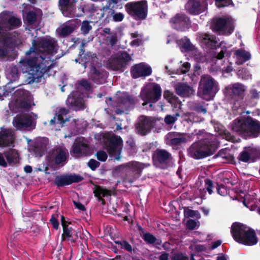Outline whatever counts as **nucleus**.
Returning a JSON list of instances; mask_svg holds the SVG:
<instances>
[{
  "mask_svg": "<svg viewBox=\"0 0 260 260\" xmlns=\"http://www.w3.org/2000/svg\"><path fill=\"white\" fill-rule=\"evenodd\" d=\"M177 44L182 52H187L193 57L198 62H203L207 60L205 56L201 55L197 48L193 45L189 40L184 37L177 41Z\"/></svg>",
  "mask_w": 260,
  "mask_h": 260,
  "instance_id": "12",
  "label": "nucleus"
},
{
  "mask_svg": "<svg viewBox=\"0 0 260 260\" xmlns=\"http://www.w3.org/2000/svg\"><path fill=\"white\" fill-rule=\"evenodd\" d=\"M211 137L210 140L213 141V143L209 144V142L207 140L194 143L188 149L189 155L197 159L212 155L217 147L218 142L215 136Z\"/></svg>",
  "mask_w": 260,
  "mask_h": 260,
  "instance_id": "6",
  "label": "nucleus"
},
{
  "mask_svg": "<svg viewBox=\"0 0 260 260\" xmlns=\"http://www.w3.org/2000/svg\"><path fill=\"white\" fill-rule=\"evenodd\" d=\"M85 95L82 93V94L79 93V91L73 92L69 96L67 102L68 104L71 105L74 107L76 110L82 109L84 107V102L83 98Z\"/></svg>",
  "mask_w": 260,
  "mask_h": 260,
  "instance_id": "22",
  "label": "nucleus"
},
{
  "mask_svg": "<svg viewBox=\"0 0 260 260\" xmlns=\"http://www.w3.org/2000/svg\"><path fill=\"white\" fill-rule=\"evenodd\" d=\"M9 95V92L6 90L5 87H0V100H3Z\"/></svg>",
  "mask_w": 260,
  "mask_h": 260,
  "instance_id": "62",
  "label": "nucleus"
},
{
  "mask_svg": "<svg viewBox=\"0 0 260 260\" xmlns=\"http://www.w3.org/2000/svg\"><path fill=\"white\" fill-rule=\"evenodd\" d=\"M70 184L74 182H78L81 181L83 178L80 175L77 174H73L68 175Z\"/></svg>",
  "mask_w": 260,
  "mask_h": 260,
  "instance_id": "56",
  "label": "nucleus"
},
{
  "mask_svg": "<svg viewBox=\"0 0 260 260\" xmlns=\"http://www.w3.org/2000/svg\"><path fill=\"white\" fill-rule=\"evenodd\" d=\"M107 149L111 157L119 160L121 156L122 141L120 137L108 136L106 138Z\"/></svg>",
  "mask_w": 260,
  "mask_h": 260,
  "instance_id": "11",
  "label": "nucleus"
},
{
  "mask_svg": "<svg viewBox=\"0 0 260 260\" xmlns=\"http://www.w3.org/2000/svg\"><path fill=\"white\" fill-rule=\"evenodd\" d=\"M94 193L95 196L98 197L99 199H101L103 197H109L111 194L110 190L99 186H97L95 187Z\"/></svg>",
  "mask_w": 260,
  "mask_h": 260,
  "instance_id": "40",
  "label": "nucleus"
},
{
  "mask_svg": "<svg viewBox=\"0 0 260 260\" xmlns=\"http://www.w3.org/2000/svg\"><path fill=\"white\" fill-rule=\"evenodd\" d=\"M107 39L111 45H115L117 41V36L115 33L111 34L110 36L107 37Z\"/></svg>",
  "mask_w": 260,
  "mask_h": 260,
  "instance_id": "59",
  "label": "nucleus"
},
{
  "mask_svg": "<svg viewBox=\"0 0 260 260\" xmlns=\"http://www.w3.org/2000/svg\"><path fill=\"white\" fill-rule=\"evenodd\" d=\"M76 2V0H59V8L64 16L67 17L75 16L73 11V5Z\"/></svg>",
  "mask_w": 260,
  "mask_h": 260,
  "instance_id": "25",
  "label": "nucleus"
},
{
  "mask_svg": "<svg viewBox=\"0 0 260 260\" xmlns=\"http://www.w3.org/2000/svg\"><path fill=\"white\" fill-rule=\"evenodd\" d=\"M58 48L54 38H35L25 59L19 62V68L29 80V83L42 77L52 67L53 61L63 55L62 53L57 54Z\"/></svg>",
  "mask_w": 260,
  "mask_h": 260,
  "instance_id": "1",
  "label": "nucleus"
},
{
  "mask_svg": "<svg viewBox=\"0 0 260 260\" xmlns=\"http://www.w3.org/2000/svg\"><path fill=\"white\" fill-rule=\"evenodd\" d=\"M195 136L194 135H190L189 134H180L177 137L173 139L172 142L174 144L186 142L193 140Z\"/></svg>",
  "mask_w": 260,
  "mask_h": 260,
  "instance_id": "36",
  "label": "nucleus"
},
{
  "mask_svg": "<svg viewBox=\"0 0 260 260\" xmlns=\"http://www.w3.org/2000/svg\"><path fill=\"white\" fill-rule=\"evenodd\" d=\"M88 149L86 140L84 138L79 137L76 139L72 148L73 152L75 154L77 155L85 154Z\"/></svg>",
  "mask_w": 260,
  "mask_h": 260,
  "instance_id": "26",
  "label": "nucleus"
},
{
  "mask_svg": "<svg viewBox=\"0 0 260 260\" xmlns=\"http://www.w3.org/2000/svg\"><path fill=\"white\" fill-rule=\"evenodd\" d=\"M217 91L216 83L210 76L201 77L198 91V95L207 101L211 100Z\"/></svg>",
  "mask_w": 260,
  "mask_h": 260,
  "instance_id": "9",
  "label": "nucleus"
},
{
  "mask_svg": "<svg viewBox=\"0 0 260 260\" xmlns=\"http://www.w3.org/2000/svg\"><path fill=\"white\" fill-rule=\"evenodd\" d=\"M184 214L186 217H195L198 219L200 218V215L197 211L192 210L187 208L184 209Z\"/></svg>",
  "mask_w": 260,
  "mask_h": 260,
  "instance_id": "50",
  "label": "nucleus"
},
{
  "mask_svg": "<svg viewBox=\"0 0 260 260\" xmlns=\"http://www.w3.org/2000/svg\"><path fill=\"white\" fill-rule=\"evenodd\" d=\"M232 129L245 138L256 137L260 134V123L250 117H240L234 120Z\"/></svg>",
  "mask_w": 260,
  "mask_h": 260,
  "instance_id": "3",
  "label": "nucleus"
},
{
  "mask_svg": "<svg viewBox=\"0 0 260 260\" xmlns=\"http://www.w3.org/2000/svg\"><path fill=\"white\" fill-rule=\"evenodd\" d=\"M232 3V0H215L217 7L221 8L229 6Z\"/></svg>",
  "mask_w": 260,
  "mask_h": 260,
  "instance_id": "57",
  "label": "nucleus"
},
{
  "mask_svg": "<svg viewBox=\"0 0 260 260\" xmlns=\"http://www.w3.org/2000/svg\"><path fill=\"white\" fill-rule=\"evenodd\" d=\"M37 118V115L32 113L18 115L14 117L13 124L17 129H32L35 127V121Z\"/></svg>",
  "mask_w": 260,
  "mask_h": 260,
  "instance_id": "10",
  "label": "nucleus"
},
{
  "mask_svg": "<svg viewBox=\"0 0 260 260\" xmlns=\"http://www.w3.org/2000/svg\"><path fill=\"white\" fill-rule=\"evenodd\" d=\"M7 159L5 156V152L4 153H0V166L3 167H7L8 163L6 161Z\"/></svg>",
  "mask_w": 260,
  "mask_h": 260,
  "instance_id": "60",
  "label": "nucleus"
},
{
  "mask_svg": "<svg viewBox=\"0 0 260 260\" xmlns=\"http://www.w3.org/2000/svg\"><path fill=\"white\" fill-rule=\"evenodd\" d=\"M215 131L217 132L219 135L222 136L223 138H225L228 141H232L233 138L231 135L224 131V127L220 123H216L214 125Z\"/></svg>",
  "mask_w": 260,
  "mask_h": 260,
  "instance_id": "39",
  "label": "nucleus"
},
{
  "mask_svg": "<svg viewBox=\"0 0 260 260\" xmlns=\"http://www.w3.org/2000/svg\"><path fill=\"white\" fill-rule=\"evenodd\" d=\"M152 73L151 67L145 63L141 62L136 64L131 69V74L134 78L150 76Z\"/></svg>",
  "mask_w": 260,
  "mask_h": 260,
  "instance_id": "21",
  "label": "nucleus"
},
{
  "mask_svg": "<svg viewBox=\"0 0 260 260\" xmlns=\"http://www.w3.org/2000/svg\"><path fill=\"white\" fill-rule=\"evenodd\" d=\"M207 5L206 0H189L185 5V9L189 14L198 15L205 11Z\"/></svg>",
  "mask_w": 260,
  "mask_h": 260,
  "instance_id": "19",
  "label": "nucleus"
},
{
  "mask_svg": "<svg viewBox=\"0 0 260 260\" xmlns=\"http://www.w3.org/2000/svg\"><path fill=\"white\" fill-rule=\"evenodd\" d=\"M97 158L101 161H105L107 158V155L104 151H99L96 154Z\"/></svg>",
  "mask_w": 260,
  "mask_h": 260,
  "instance_id": "61",
  "label": "nucleus"
},
{
  "mask_svg": "<svg viewBox=\"0 0 260 260\" xmlns=\"http://www.w3.org/2000/svg\"><path fill=\"white\" fill-rule=\"evenodd\" d=\"M118 99L117 101V106L121 108L122 111L119 109H117L116 112L117 114H121L123 112L124 110H127L134 104V101L126 93H122L120 94H117Z\"/></svg>",
  "mask_w": 260,
  "mask_h": 260,
  "instance_id": "23",
  "label": "nucleus"
},
{
  "mask_svg": "<svg viewBox=\"0 0 260 260\" xmlns=\"http://www.w3.org/2000/svg\"><path fill=\"white\" fill-rule=\"evenodd\" d=\"M33 98L29 92L24 89L17 90L13 95V99L9 104V107L12 111L17 108H28L34 106Z\"/></svg>",
  "mask_w": 260,
  "mask_h": 260,
  "instance_id": "7",
  "label": "nucleus"
},
{
  "mask_svg": "<svg viewBox=\"0 0 260 260\" xmlns=\"http://www.w3.org/2000/svg\"><path fill=\"white\" fill-rule=\"evenodd\" d=\"M98 60V58L93 54H85L82 59L84 68H90L89 78L97 84H103L105 82L108 74L100 68Z\"/></svg>",
  "mask_w": 260,
  "mask_h": 260,
  "instance_id": "5",
  "label": "nucleus"
},
{
  "mask_svg": "<svg viewBox=\"0 0 260 260\" xmlns=\"http://www.w3.org/2000/svg\"><path fill=\"white\" fill-rule=\"evenodd\" d=\"M182 117L184 120L190 122H197L199 121L198 118L194 116V114L186 113L183 114Z\"/></svg>",
  "mask_w": 260,
  "mask_h": 260,
  "instance_id": "51",
  "label": "nucleus"
},
{
  "mask_svg": "<svg viewBox=\"0 0 260 260\" xmlns=\"http://www.w3.org/2000/svg\"><path fill=\"white\" fill-rule=\"evenodd\" d=\"M61 223L63 231L62 238L63 240H64L66 238H69L71 236L72 232L71 230L67 227L63 216H61Z\"/></svg>",
  "mask_w": 260,
  "mask_h": 260,
  "instance_id": "46",
  "label": "nucleus"
},
{
  "mask_svg": "<svg viewBox=\"0 0 260 260\" xmlns=\"http://www.w3.org/2000/svg\"><path fill=\"white\" fill-rule=\"evenodd\" d=\"M5 156L7 159L8 167H12L18 164L20 159V154L18 151L15 149H10L5 151Z\"/></svg>",
  "mask_w": 260,
  "mask_h": 260,
  "instance_id": "28",
  "label": "nucleus"
},
{
  "mask_svg": "<svg viewBox=\"0 0 260 260\" xmlns=\"http://www.w3.org/2000/svg\"><path fill=\"white\" fill-rule=\"evenodd\" d=\"M88 166L92 170H95L99 166V162L95 160L91 159L88 162Z\"/></svg>",
  "mask_w": 260,
  "mask_h": 260,
  "instance_id": "63",
  "label": "nucleus"
},
{
  "mask_svg": "<svg viewBox=\"0 0 260 260\" xmlns=\"http://www.w3.org/2000/svg\"><path fill=\"white\" fill-rule=\"evenodd\" d=\"M16 136L14 131L10 128L2 127L0 128V147H14Z\"/></svg>",
  "mask_w": 260,
  "mask_h": 260,
  "instance_id": "18",
  "label": "nucleus"
},
{
  "mask_svg": "<svg viewBox=\"0 0 260 260\" xmlns=\"http://www.w3.org/2000/svg\"><path fill=\"white\" fill-rule=\"evenodd\" d=\"M21 24V20L11 13L0 14V57L11 60L17 55L15 47L22 43L21 37L16 31L10 34L5 30L17 28Z\"/></svg>",
  "mask_w": 260,
  "mask_h": 260,
  "instance_id": "2",
  "label": "nucleus"
},
{
  "mask_svg": "<svg viewBox=\"0 0 260 260\" xmlns=\"http://www.w3.org/2000/svg\"><path fill=\"white\" fill-rule=\"evenodd\" d=\"M247 148L250 154L252 161H254L257 159H260V148L249 147Z\"/></svg>",
  "mask_w": 260,
  "mask_h": 260,
  "instance_id": "42",
  "label": "nucleus"
},
{
  "mask_svg": "<svg viewBox=\"0 0 260 260\" xmlns=\"http://www.w3.org/2000/svg\"><path fill=\"white\" fill-rule=\"evenodd\" d=\"M41 11L40 10L29 12L25 17V19L29 25L33 24L37 20L40 18Z\"/></svg>",
  "mask_w": 260,
  "mask_h": 260,
  "instance_id": "37",
  "label": "nucleus"
},
{
  "mask_svg": "<svg viewBox=\"0 0 260 260\" xmlns=\"http://www.w3.org/2000/svg\"><path fill=\"white\" fill-rule=\"evenodd\" d=\"M161 94V88L158 84L154 83L146 84L141 92V97L144 101L143 106H145L149 104L148 109H150L152 106V104L158 101Z\"/></svg>",
  "mask_w": 260,
  "mask_h": 260,
  "instance_id": "8",
  "label": "nucleus"
},
{
  "mask_svg": "<svg viewBox=\"0 0 260 260\" xmlns=\"http://www.w3.org/2000/svg\"><path fill=\"white\" fill-rule=\"evenodd\" d=\"M92 29V26L87 21H84L81 24V30L84 35H86Z\"/></svg>",
  "mask_w": 260,
  "mask_h": 260,
  "instance_id": "53",
  "label": "nucleus"
},
{
  "mask_svg": "<svg viewBox=\"0 0 260 260\" xmlns=\"http://www.w3.org/2000/svg\"><path fill=\"white\" fill-rule=\"evenodd\" d=\"M234 55L236 59V62L238 64H242L251 57L249 52L242 49L236 51Z\"/></svg>",
  "mask_w": 260,
  "mask_h": 260,
  "instance_id": "32",
  "label": "nucleus"
},
{
  "mask_svg": "<svg viewBox=\"0 0 260 260\" xmlns=\"http://www.w3.org/2000/svg\"><path fill=\"white\" fill-rule=\"evenodd\" d=\"M180 110H181V109ZM181 110H180V112H176L174 116L167 115L165 118V123L168 125L174 123L177 120V118L181 115Z\"/></svg>",
  "mask_w": 260,
  "mask_h": 260,
  "instance_id": "48",
  "label": "nucleus"
},
{
  "mask_svg": "<svg viewBox=\"0 0 260 260\" xmlns=\"http://www.w3.org/2000/svg\"><path fill=\"white\" fill-rule=\"evenodd\" d=\"M239 159L244 162H253L247 148H246L245 150L241 152Z\"/></svg>",
  "mask_w": 260,
  "mask_h": 260,
  "instance_id": "49",
  "label": "nucleus"
},
{
  "mask_svg": "<svg viewBox=\"0 0 260 260\" xmlns=\"http://www.w3.org/2000/svg\"><path fill=\"white\" fill-rule=\"evenodd\" d=\"M180 63L181 64L179 69H177V74H185L187 73L188 71H189L190 68V64L189 62L187 61L182 62V61H181Z\"/></svg>",
  "mask_w": 260,
  "mask_h": 260,
  "instance_id": "45",
  "label": "nucleus"
},
{
  "mask_svg": "<svg viewBox=\"0 0 260 260\" xmlns=\"http://www.w3.org/2000/svg\"><path fill=\"white\" fill-rule=\"evenodd\" d=\"M176 91L178 95L182 97H188L194 93L193 88L186 84H180L176 85Z\"/></svg>",
  "mask_w": 260,
  "mask_h": 260,
  "instance_id": "29",
  "label": "nucleus"
},
{
  "mask_svg": "<svg viewBox=\"0 0 260 260\" xmlns=\"http://www.w3.org/2000/svg\"><path fill=\"white\" fill-rule=\"evenodd\" d=\"M6 77L10 82L16 81L19 77L17 68L16 67H13L11 69V70L7 71Z\"/></svg>",
  "mask_w": 260,
  "mask_h": 260,
  "instance_id": "41",
  "label": "nucleus"
},
{
  "mask_svg": "<svg viewBox=\"0 0 260 260\" xmlns=\"http://www.w3.org/2000/svg\"><path fill=\"white\" fill-rule=\"evenodd\" d=\"M186 226L189 230H193L198 228L200 226L199 221H196L192 219H189L187 221Z\"/></svg>",
  "mask_w": 260,
  "mask_h": 260,
  "instance_id": "55",
  "label": "nucleus"
},
{
  "mask_svg": "<svg viewBox=\"0 0 260 260\" xmlns=\"http://www.w3.org/2000/svg\"><path fill=\"white\" fill-rule=\"evenodd\" d=\"M246 89V88L244 85L238 83L230 85L226 88L228 93H232L235 95H242Z\"/></svg>",
  "mask_w": 260,
  "mask_h": 260,
  "instance_id": "30",
  "label": "nucleus"
},
{
  "mask_svg": "<svg viewBox=\"0 0 260 260\" xmlns=\"http://www.w3.org/2000/svg\"><path fill=\"white\" fill-rule=\"evenodd\" d=\"M68 156V150L62 147H57L51 150L47 156L50 164L59 165L64 163Z\"/></svg>",
  "mask_w": 260,
  "mask_h": 260,
  "instance_id": "16",
  "label": "nucleus"
},
{
  "mask_svg": "<svg viewBox=\"0 0 260 260\" xmlns=\"http://www.w3.org/2000/svg\"><path fill=\"white\" fill-rule=\"evenodd\" d=\"M143 238L146 242L149 244H153L156 242L157 244H160V241L157 240L152 234L146 233L143 236Z\"/></svg>",
  "mask_w": 260,
  "mask_h": 260,
  "instance_id": "47",
  "label": "nucleus"
},
{
  "mask_svg": "<svg viewBox=\"0 0 260 260\" xmlns=\"http://www.w3.org/2000/svg\"><path fill=\"white\" fill-rule=\"evenodd\" d=\"M68 114V111L64 109H60L57 114L53 118V119L50 120V124H53L55 122L57 123L63 124L66 121L68 120V117L67 114Z\"/></svg>",
  "mask_w": 260,
  "mask_h": 260,
  "instance_id": "31",
  "label": "nucleus"
},
{
  "mask_svg": "<svg viewBox=\"0 0 260 260\" xmlns=\"http://www.w3.org/2000/svg\"><path fill=\"white\" fill-rule=\"evenodd\" d=\"M217 190L218 194L222 196H224L228 193V189L223 185H218Z\"/></svg>",
  "mask_w": 260,
  "mask_h": 260,
  "instance_id": "58",
  "label": "nucleus"
},
{
  "mask_svg": "<svg viewBox=\"0 0 260 260\" xmlns=\"http://www.w3.org/2000/svg\"><path fill=\"white\" fill-rule=\"evenodd\" d=\"M126 8L127 12L136 19H143L146 17L147 5L146 1L127 4Z\"/></svg>",
  "mask_w": 260,
  "mask_h": 260,
  "instance_id": "14",
  "label": "nucleus"
},
{
  "mask_svg": "<svg viewBox=\"0 0 260 260\" xmlns=\"http://www.w3.org/2000/svg\"><path fill=\"white\" fill-rule=\"evenodd\" d=\"M47 140L45 138H40L36 140L35 144L36 154L37 156H41L46 149Z\"/></svg>",
  "mask_w": 260,
  "mask_h": 260,
  "instance_id": "33",
  "label": "nucleus"
},
{
  "mask_svg": "<svg viewBox=\"0 0 260 260\" xmlns=\"http://www.w3.org/2000/svg\"><path fill=\"white\" fill-rule=\"evenodd\" d=\"M170 23L172 27L180 31L187 29L190 25L188 18L182 14L175 15L170 20Z\"/></svg>",
  "mask_w": 260,
  "mask_h": 260,
  "instance_id": "20",
  "label": "nucleus"
},
{
  "mask_svg": "<svg viewBox=\"0 0 260 260\" xmlns=\"http://www.w3.org/2000/svg\"><path fill=\"white\" fill-rule=\"evenodd\" d=\"M144 168L143 164L137 161H131L127 164L120 165L115 168L114 173L116 174H133L135 175H139Z\"/></svg>",
  "mask_w": 260,
  "mask_h": 260,
  "instance_id": "17",
  "label": "nucleus"
},
{
  "mask_svg": "<svg viewBox=\"0 0 260 260\" xmlns=\"http://www.w3.org/2000/svg\"><path fill=\"white\" fill-rule=\"evenodd\" d=\"M131 60V56L126 52H119L111 57L107 66L113 70L123 71V68Z\"/></svg>",
  "mask_w": 260,
  "mask_h": 260,
  "instance_id": "13",
  "label": "nucleus"
},
{
  "mask_svg": "<svg viewBox=\"0 0 260 260\" xmlns=\"http://www.w3.org/2000/svg\"><path fill=\"white\" fill-rule=\"evenodd\" d=\"M200 40L203 43L207 45L208 47L213 48L217 44V41L215 37L209 34H202L200 36Z\"/></svg>",
  "mask_w": 260,
  "mask_h": 260,
  "instance_id": "34",
  "label": "nucleus"
},
{
  "mask_svg": "<svg viewBox=\"0 0 260 260\" xmlns=\"http://www.w3.org/2000/svg\"><path fill=\"white\" fill-rule=\"evenodd\" d=\"M234 20L231 17L220 18L214 22L213 29L222 35H230L234 30Z\"/></svg>",
  "mask_w": 260,
  "mask_h": 260,
  "instance_id": "15",
  "label": "nucleus"
},
{
  "mask_svg": "<svg viewBox=\"0 0 260 260\" xmlns=\"http://www.w3.org/2000/svg\"><path fill=\"white\" fill-rule=\"evenodd\" d=\"M77 26V20H72L64 23L57 29V31L60 36H66L72 33Z\"/></svg>",
  "mask_w": 260,
  "mask_h": 260,
  "instance_id": "27",
  "label": "nucleus"
},
{
  "mask_svg": "<svg viewBox=\"0 0 260 260\" xmlns=\"http://www.w3.org/2000/svg\"><path fill=\"white\" fill-rule=\"evenodd\" d=\"M164 96L170 103L174 105V108L181 109V103L178 101L177 98L172 92L168 90L165 91Z\"/></svg>",
  "mask_w": 260,
  "mask_h": 260,
  "instance_id": "35",
  "label": "nucleus"
},
{
  "mask_svg": "<svg viewBox=\"0 0 260 260\" xmlns=\"http://www.w3.org/2000/svg\"><path fill=\"white\" fill-rule=\"evenodd\" d=\"M205 185L206 188L208 191L209 193L211 194L212 192V182L211 180L209 179H206L205 180Z\"/></svg>",
  "mask_w": 260,
  "mask_h": 260,
  "instance_id": "64",
  "label": "nucleus"
},
{
  "mask_svg": "<svg viewBox=\"0 0 260 260\" xmlns=\"http://www.w3.org/2000/svg\"><path fill=\"white\" fill-rule=\"evenodd\" d=\"M55 182L57 186H60L69 185L70 182L68 175L56 177L55 180Z\"/></svg>",
  "mask_w": 260,
  "mask_h": 260,
  "instance_id": "44",
  "label": "nucleus"
},
{
  "mask_svg": "<svg viewBox=\"0 0 260 260\" xmlns=\"http://www.w3.org/2000/svg\"><path fill=\"white\" fill-rule=\"evenodd\" d=\"M231 233L234 240L239 243L252 246L257 242L254 231L242 223H234L231 227Z\"/></svg>",
  "mask_w": 260,
  "mask_h": 260,
  "instance_id": "4",
  "label": "nucleus"
},
{
  "mask_svg": "<svg viewBox=\"0 0 260 260\" xmlns=\"http://www.w3.org/2000/svg\"><path fill=\"white\" fill-rule=\"evenodd\" d=\"M110 6V4L108 7H104L103 10L105 11L109 10L111 12V15L112 17L113 20L115 22H120L124 18V15L121 13H115L114 11L110 10L109 7Z\"/></svg>",
  "mask_w": 260,
  "mask_h": 260,
  "instance_id": "43",
  "label": "nucleus"
},
{
  "mask_svg": "<svg viewBox=\"0 0 260 260\" xmlns=\"http://www.w3.org/2000/svg\"><path fill=\"white\" fill-rule=\"evenodd\" d=\"M220 46L221 48V50L218 53L217 56L214 58V59H221L224 56V54L228 55L230 52V50H228L227 48L224 46V43L221 42L220 43Z\"/></svg>",
  "mask_w": 260,
  "mask_h": 260,
  "instance_id": "52",
  "label": "nucleus"
},
{
  "mask_svg": "<svg viewBox=\"0 0 260 260\" xmlns=\"http://www.w3.org/2000/svg\"><path fill=\"white\" fill-rule=\"evenodd\" d=\"M170 154L168 152L164 150H157L155 151L153 159L154 161H158L161 163L164 162L169 158Z\"/></svg>",
  "mask_w": 260,
  "mask_h": 260,
  "instance_id": "38",
  "label": "nucleus"
},
{
  "mask_svg": "<svg viewBox=\"0 0 260 260\" xmlns=\"http://www.w3.org/2000/svg\"><path fill=\"white\" fill-rule=\"evenodd\" d=\"M90 88V84L85 80H82L79 82L78 90L84 89L86 91L89 90Z\"/></svg>",
  "mask_w": 260,
  "mask_h": 260,
  "instance_id": "54",
  "label": "nucleus"
},
{
  "mask_svg": "<svg viewBox=\"0 0 260 260\" xmlns=\"http://www.w3.org/2000/svg\"><path fill=\"white\" fill-rule=\"evenodd\" d=\"M153 124V119L152 118L142 116L139 118L137 128L142 135H145L149 132Z\"/></svg>",
  "mask_w": 260,
  "mask_h": 260,
  "instance_id": "24",
  "label": "nucleus"
}]
</instances>
